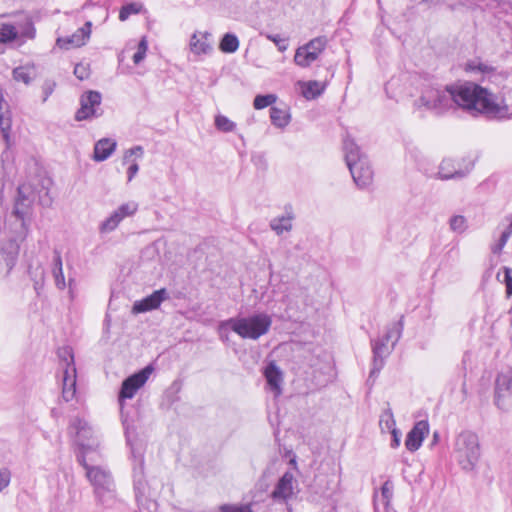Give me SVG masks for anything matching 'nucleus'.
<instances>
[{"label": "nucleus", "instance_id": "f257e3e1", "mask_svg": "<svg viewBox=\"0 0 512 512\" xmlns=\"http://www.w3.org/2000/svg\"><path fill=\"white\" fill-rule=\"evenodd\" d=\"M38 200L41 205H49L48 188L43 181L34 177L18 187V195L13 212L0 225V254L11 269L18 257L20 244L28 234L32 206Z\"/></svg>", "mask_w": 512, "mask_h": 512}, {"label": "nucleus", "instance_id": "f03ea898", "mask_svg": "<svg viewBox=\"0 0 512 512\" xmlns=\"http://www.w3.org/2000/svg\"><path fill=\"white\" fill-rule=\"evenodd\" d=\"M343 149L346 164L355 184L359 188L368 187L373 180V170L366 155L360 151L358 145L349 137L344 139Z\"/></svg>", "mask_w": 512, "mask_h": 512}, {"label": "nucleus", "instance_id": "7ed1b4c3", "mask_svg": "<svg viewBox=\"0 0 512 512\" xmlns=\"http://www.w3.org/2000/svg\"><path fill=\"white\" fill-rule=\"evenodd\" d=\"M272 318L266 313H256L248 317H235L223 321L221 328L228 327L243 339L257 340L268 333Z\"/></svg>", "mask_w": 512, "mask_h": 512}, {"label": "nucleus", "instance_id": "20e7f679", "mask_svg": "<svg viewBox=\"0 0 512 512\" xmlns=\"http://www.w3.org/2000/svg\"><path fill=\"white\" fill-rule=\"evenodd\" d=\"M450 86L455 109L477 117L480 113V85L471 81H458Z\"/></svg>", "mask_w": 512, "mask_h": 512}, {"label": "nucleus", "instance_id": "39448f33", "mask_svg": "<svg viewBox=\"0 0 512 512\" xmlns=\"http://www.w3.org/2000/svg\"><path fill=\"white\" fill-rule=\"evenodd\" d=\"M456 459L461 468L467 472L476 469L480 457L478 435L472 432L461 433L456 440Z\"/></svg>", "mask_w": 512, "mask_h": 512}, {"label": "nucleus", "instance_id": "423d86ee", "mask_svg": "<svg viewBox=\"0 0 512 512\" xmlns=\"http://www.w3.org/2000/svg\"><path fill=\"white\" fill-rule=\"evenodd\" d=\"M416 109H426L437 115H442L450 109H455L452 100L451 86L447 85L444 90L429 88L415 100Z\"/></svg>", "mask_w": 512, "mask_h": 512}, {"label": "nucleus", "instance_id": "0eeeda50", "mask_svg": "<svg viewBox=\"0 0 512 512\" xmlns=\"http://www.w3.org/2000/svg\"><path fill=\"white\" fill-rule=\"evenodd\" d=\"M482 116L491 120L511 119L512 112L501 94L482 87Z\"/></svg>", "mask_w": 512, "mask_h": 512}, {"label": "nucleus", "instance_id": "6e6552de", "mask_svg": "<svg viewBox=\"0 0 512 512\" xmlns=\"http://www.w3.org/2000/svg\"><path fill=\"white\" fill-rule=\"evenodd\" d=\"M125 425V433L127 443L131 448V459L133 462V478L134 485L137 491H140L143 486L144 478V452L145 444L143 441L136 439L130 432L129 427Z\"/></svg>", "mask_w": 512, "mask_h": 512}, {"label": "nucleus", "instance_id": "1a4fd4ad", "mask_svg": "<svg viewBox=\"0 0 512 512\" xmlns=\"http://www.w3.org/2000/svg\"><path fill=\"white\" fill-rule=\"evenodd\" d=\"M59 356L63 357L65 362L62 397L66 402H68L74 398L76 393V368L70 348L60 350Z\"/></svg>", "mask_w": 512, "mask_h": 512}, {"label": "nucleus", "instance_id": "9d476101", "mask_svg": "<svg viewBox=\"0 0 512 512\" xmlns=\"http://www.w3.org/2000/svg\"><path fill=\"white\" fill-rule=\"evenodd\" d=\"M71 428L76 432V441L80 447L78 455H85V459L91 451H94L99 443L96 438H93V431L88 423L80 418H75L71 422Z\"/></svg>", "mask_w": 512, "mask_h": 512}, {"label": "nucleus", "instance_id": "9b49d317", "mask_svg": "<svg viewBox=\"0 0 512 512\" xmlns=\"http://www.w3.org/2000/svg\"><path fill=\"white\" fill-rule=\"evenodd\" d=\"M77 459L85 469L86 477L93 486V490L115 484L110 471L106 468L89 464L87 458L85 459V455H77Z\"/></svg>", "mask_w": 512, "mask_h": 512}, {"label": "nucleus", "instance_id": "f8f14e48", "mask_svg": "<svg viewBox=\"0 0 512 512\" xmlns=\"http://www.w3.org/2000/svg\"><path fill=\"white\" fill-rule=\"evenodd\" d=\"M327 39L317 37L296 50L294 61L300 67H308L313 63L325 49Z\"/></svg>", "mask_w": 512, "mask_h": 512}, {"label": "nucleus", "instance_id": "ddd939ff", "mask_svg": "<svg viewBox=\"0 0 512 512\" xmlns=\"http://www.w3.org/2000/svg\"><path fill=\"white\" fill-rule=\"evenodd\" d=\"M154 368L152 365H147L145 368L140 370L137 373L132 374L127 377L121 385V389L119 392V401L120 403L124 399H131L135 396L137 391L144 386V384L149 379L152 374Z\"/></svg>", "mask_w": 512, "mask_h": 512}, {"label": "nucleus", "instance_id": "4468645a", "mask_svg": "<svg viewBox=\"0 0 512 512\" xmlns=\"http://www.w3.org/2000/svg\"><path fill=\"white\" fill-rule=\"evenodd\" d=\"M512 397V369L498 374L495 382V403L500 409H507Z\"/></svg>", "mask_w": 512, "mask_h": 512}, {"label": "nucleus", "instance_id": "2eb2a0df", "mask_svg": "<svg viewBox=\"0 0 512 512\" xmlns=\"http://www.w3.org/2000/svg\"><path fill=\"white\" fill-rule=\"evenodd\" d=\"M137 209L138 205L134 202L120 205L109 217L100 223L99 232L101 234L113 232L125 218L134 215Z\"/></svg>", "mask_w": 512, "mask_h": 512}, {"label": "nucleus", "instance_id": "dca6fc26", "mask_svg": "<svg viewBox=\"0 0 512 512\" xmlns=\"http://www.w3.org/2000/svg\"><path fill=\"white\" fill-rule=\"evenodd\" d=\"M102 96L97 91H88L80 98V108L75 114L77 121H83L92 117H97V109L101 104Z\"/></svg>", "mask_w": 512, "mask_h": 512}, {"label": "nucleus", "instance_id": "f3484780", "mask_svg": "<svg viewBox=\"0 0 512 512\" xmlns=\"http://www.w3.org/2000/svg\"><path fill=\"white\" fill-rule=\"evenodd\" d=\"M373 352V368L370 372V377L381 371L384 366L385 359L392 353L394 346L386 342L385 337L371 340Z\"/></svg>", "mask_w": 512, "mask_h": 512}, {"label": "nucleus", "instance_id": "a211bd4d", "mask_svg": "<svg viewBox=\"0 0 512 512\" xmlns=\"http://www.w3.org/2000/svg\"><path fill=\"white\" fill-rule=\"evenodd\" d=\"M297 488V481L292 472H285L275 485L271 496L276 501L286 502L293 497L295 489Z\"/></svg>", "mask_w": 512, "mask_h": 512}, {"label": "nucleus", "instance_id": "6ab92c4d", "mask_svg": "<svg viewBox=\"0 0 512 512\" xmlns=\"http://www.w3.org/2000/svg\"><path fill=\"white\" fill-rule=\"evenodd\" d=\"M474 165L475 161H469L464 168L456 169L453 160L444 159L440 163L438 176L442 180L462 179L473 170Z\"/></svg>", "mask_w": 512, "mask_h": 512}, {"label": "nucleus", "instance_id": "aec40b11", "mask_svg": "<svg viewBox=\"0 0 512 512\" xmlns=\"http://www.w3.org/2000/svg\"><path fill=\"white\" fill-rule=\"evenodd\" d=\"M92 22L87 21L83 27L79 28L74 34L68 37H60L57 39V45L62 49H70L72 47H80L90 38Z\"/></svg>", "mask_w": 512, "mask_h": 512}, {"label": "nucleus", "instance_id": "412c9836", "mask_svg": "<svg viewBox=\"0 0 512 512\" xmlns=\"http://www.w3.org/2000/svg\"><path fill=\"white\" fill-rule=\"evenodd\" d=\"M428 433V421L420 420L416 422L413 428L408 432L405 440V446L407 450L411 452L417 451L421 447L422 442Z\"/></svg>", "mask_w": 512, "mask_h": 512}, {"label": "nucleus", "instance_id": "4be33fe9", "mask_svg": "<svg viewBox=\"0 0 512 512\" xmlns=\"http://www.w3.org/2000/svg\"><path fill=\"white\" fill-rule=\"evenodd\" d=\"M168 298L166 289L162 288L154 291L151 295L145 297L140 301H136L133 304L132 312L134 314L144 313L157 309L161 303Z\"/></svg>", "mask_w": 512, "mask_h": 512}, {"label": "nucleus", "instance_id": "5701e85b", "mask_svg": "<svg viewBox=\"0 0 512 512\" xmlns=\"http://www.w3.org/2000/svg\"><path fill=\"white\" fill-rule=\"evenodd\" d=\"M191 53L196 56L207 55L212 52V35L209 32H194L189 41Z\"/></svg>", "mask_w": 512, "mask_h": 512}, {"label": "nucleus", "instance_id": "b1692460", "mask_svg": "<svg viewBox=\"0 0 512 512\" xmlns=\"http://www.w3.org/2000/svg\"><path fill=\"white\" fill-rule=\"evenodd\" d=\"M294 218L295 215L293 213L292 207L289 206L285 208V213L283 215L271 219L269 226L272 231L280 236L284 233H289L292 230Z\"/></svg>", "mask_w": 512, "mask_h": 512}, {"label": "nucleus", "instance_id": "393cba45", "mask_svg": "<svg viewBox=\"0 0 512 512\" xmlns=\"http://www.w3.org/2000/svg\"><path fill=\"white\" fill-rule=\"evenodd\" d=\"M93 491L96 503L104 508H113L118 502L115 484Z\"/></svg>", "mask_w": 512, "mask_h": 512}, {"label": "nucleus", "instance_id": "a878e982", "mask_svg": "<svg viewBox=\"0 0 512 512\" xmlns=\"http://www.w3.org/2000/svg\"><path fill=\"white\" fill-rule=\"evenodd\" d=\"M116 141L110 138L100 139L94 146V160L102 162L108 159L116 149Z\"/></svg>", "mask_w": 512, "mask_h": 512}, {"label": "nucleus", "instance_id": "bb28decb", "mask_svg": "<svg viewBox=\"0 0 512 512\" xmlns=\"http://www.w3.org/2000/svg\"><path fill=\"white\" fill-rule=\"evenodd\" d=\"M264 375L271 390L280 394L283 377L278 366L273 362L269 363L265 368Z\"/></svg>", "mask_w": 512, "mask_h": 512}, {"label": "nucleus", "instance_id": "cd10ccee", "mask_svg": "<svg viewBox=\"0 0 512 512\" xmlns=\"http://www.w3.org/2000/svg\"><path fill=\"white\" fill-rule=\"evenodd\" d=\"M301 93L307 100L315 99L325 90L326 83L316 80L308 82H299Z\"/></svg>", "mask_w": 512, "mask_h": 512}, {"label": "nucleus", "instance_id": "c85d7f7f", "mask_svg": "<svg viewBox=\"0 0 512 512\" xmlns=\"http://www.w3.org/2000/svg\"><path fill=\"white\" fill-rule=\"evenodd\" d=\"M11 128V117L8 109V104L3 98V94L0 91V130L3 138L7 141L9 137V130Z\"/></svg>", "mask_w": 512, "mask_h": 512}, {"label": "nucleus", "instance_id": "c756f323", "mask_svg": "<svg viewBox=\"0 0 512 512\" xmlns=\"http://www.w3.org/2000/svg\"><path fill=\"white\" fill-rule=\"evenodd\" d=\"M52 274L56 287L60 290L65 289L67 284L63 273L62 258L58 251H54Z\"/></svg>", "mask_w": 512, "mask_h": 512}, {"label": "nucleus", "instance_id": "7c9ffc66", "mask_svg": "<svg viewBox=\"0 0 512 512\" xmlns=\"http://www.w3.org/2000/svg\"><path fill=\"white\" fill-rule=\"evenodd\" d=\"M404 328L403 316L398 321L392 322L386 327V332L383 335L386 342H391L392 346H396L400 340Z\"/></svg>", "mask_w": 512, "mask_h": 512}, {"label": "nucleus", "instance_id": "2f4dec72", "mask_svg": "<svg viewBox=\"0 0 512 512\" xmlns=\"http://www.w3.org/2000/svg\"><path fill=\"white\" fill-rule=\"evenodd\" d=\"M10 153L5 151L2 154V168H3V184L0 190V197H2L3 189L7 184L12 185L13 178L15 176V169L12 162L9 161Z\"/></svg>", "mask_w": 512, "mask_h": 512}, {"label": "nucleus", "instance_id": "473e14b6", "mask_svg": "<svg viewBox=\"0 0 512 512\" xmlns=\"http://www.w3.org/2000/svg\"><path fill=\"white\" fill-rule=\"evenodd\" d=\"M36 76V69L34 65H24L16 67L13 70V77L16 81H21L25 84H29L32 79Z\"/></svg>", "mask_w": 512, "mask_h": 512}, {"label": "nucleus", "instance_id": "72a5a7b5", "mask_svg": "<svg viewBox=\"0 0 512 512\" xmlns=\"http://www.w3.org/2000/svg\"><path fill=\"white\" fill-rule=\"evenodd\" d=\"M239 48V40L233 33H226L222 37L219 49L224 53H234Z\"/></svg>", "mask_w": 512, "mask_h": 512}, {"label": "nucleus", "instance_id": "f704fd0d", "mask_svg": "<svg viewBox=\"0 0 512 512\" xmlns=\"http://www.w3.org/2000/svg\"><path fill=\"white\" fill-rule=\"evenodd\" d=\"M270 118L272 124L279 128L286 127L290 121V115L287 113V111L278 107L270 108Z\"/></svg>", "mask_w": 512, "mask_h": 512}, {"label": "nucleus", "instance_id": "c9c22d12", "mask_svg": "<svg viewBox=\"0 0 512 512\" xmlns=\"http://www.w3.org/2000/svg\"><path fill=\"white\" fill-rule=\"evenodd\" d=\"M311 489L315 494H318L319 497L321 498H329L331 495L329 493V491L331 490L329 486V480L327 479V477L321 475L315 478L314 484L312 485Z\"/></svg>", "mask_w": 512, "mask_h": 512}, {"label": "nucleus", "instance_id": "e433bc0d", "mask_svg": "<svg viewBox=\"0 0 512 512\" xmlns=\"http://www.w3.org/2000/svg\"><path fill=\"white\" fill-rule=\"evenodd\" d=\"M379 425L382 432H392L393 430H396V422L393 416V413L391 409L385 410L379 420Z\"/></svg>", "mask_w": 512, "mask_h": 512}, {"label": "nucleus", "instance_id": "4c0bfd02", "mask_svg": "<svg viewBox=\"0 0 512 512\" xmlns=\"http://www.w3.org/2000/svg\"><path fill=\"white\" fill-rule=\"evenodd\" d=\"M449 227L453 232L461 234L465 232L468 227L467 219L462 215H455L450 218Z\"/></svg>", "mask_w": 512, "mask_h": 512}, {"label": "nucleus", "instance_id": "58836bf2", "mask_svg": "<svg viewBox=\"0 0 512 512\" xmlns=\"http://www.w3.org/2000/svg\"><path fill=\"white\" fill-rule=\"evenodd\" d=\"M277 100V96L274 94H267V95H257L254 98L253 106L255 109L260 110L264 109L273 103H275Z\"/></svg>", "mask_w": 512, "mask_h": 512}, {"label": "nucleus", "instance_id": "ea45409f", "mask_svg": "<svg viewBox=\"0 0 512 512\" xmlns=\"http://www.w3.org/2000/svg\"><path fill=\"white\" fill-rule=\"evenodd\" d=\"M144 155V149L142 146H134L130 149H127L124 152L123 156V163H132L133 161H136L137 159H141Z\"/></svg>", "mask_w": 512, "mask_h": 512}, {"label": "nucleus", "instance_id": "a19ab883", "mask_svg": "<svg viewBox=\"0 0 512 512\" xmlns=\"http://www.w3.org/2000/svg\"><path fill=\"white\" fill-rule=\"evenodd\" d=\"M215 126L222 132H232L236 124L224 115H217L215 117Z\"/></svg>", "mask_w": 512, "mask_h": 512}, {"label": "nucleus", "instance_id": "79ce46f5", "mask_svg": "<svg viewBox=\"0 0 512 512\" xmlns=\"http://www.w3.org/2000/svg\"><path fill=\"white\" fill-rule=\"evenodd\" d=\"M17 31L13 25L3 24L0 28V42H8L16 39Z\"/></svg>", "mask_w": 512, "mask_h": 512}, {"label": "nucleus", "instance_id": "37998d69", "mask_svg": "<svg viewBox=\"0 0 512 512\" xmlns=\"http://www.w3.org/2000/svg\"><path fill=\"white\" fill-rule=\"evenodd\" d=\"M147 50H148V41H147L146 37H142L138 43L137 51L133 55L134 64L137 65L144 60Z\"/></svg>", "mask_w": 512, "mask_h": 512}, {"label": "nucleus", "instance_id": "c03bdc74", "mask_svg": "<svg viewBox=\"0 0 512 512\" xmlns=\"http://www.w3.org/2000/svg\"><path fill=\"white\" fill-rule=\"evenodd\" d=\"M501 275H503L502 282L506 286V294L507 296H512V268L503 267L502 273L498 272L497 278L500 279Z\"/></svg>", "mask_w": 512, "mask_h": 512}, {"label": "nucleus", "instance_id": "a18cd8bd", "mask_svg": "<svg viewBox=\"0 0 512 512\" xmlns=\"http://www.w3.org/2000/svg\"><path fill=\"white\" fill-rule=\"evenodd\" d=\"M140 10V6L137 5V4H127L125 6H123L120 10V13H119V19L121 21H125L129 18L130 15L132 14H137Z\"/></svg>", "mask_w": 512, "mask_h": 512}, {"label": "nucleus", "instance_id": "49530a36", "mask_svg": "<svg viewBox=\"0 0 512 512\" xmlns=\"http://www.w3.org/2000/svg\"><path fill=\"white\" fill-rule=\"evenodd\" d=\"M393 496V484L390 481H386L381 487V497L383 504L387 506Z\"/></svg>", "mask_w": 512, "mask_h": 512}, {"label": "nucleus", "instance_id": "de8ad7c7", "mask_svg": "<svg viewBox=\"0 0 512 512\" xmlns=\"http://www.w3.org/2000/svg\"><path fill=\"white\" fill-rule=\"evenodd\" d=\"M510 238V235L508 233H506L505 231L502 232L499 240L497 241V243H495L493 246H492V252L494 254H499L502 249L504 248V246L506 245L508 239Z\"/></svg>", "mask_w": 512, "mask_h": 512}, {"label": "nucleus", "instance_id": "09e8293b", "mask_svg": "<svg viewBox=\"0 0 512 512\" xmlns=\"http://www.w3.org/2000/svg\"><path fill=\"white\" fill-rule=\"evenodd\" d=\"M510 238V235L508 233H506L505 231L502 232L499 240L497 241V243H495L493 246H492V252L494 254H499L502 249L504 248V246L506 245L508 239Z\"/></svg>", "mask_w": 512, "mask_h": 512}, {"label": "nucleus", "instance_id": "8fccbe9b", "mask_svg": "<svg viewBox=\"0 0 512 512\" xmlns=\"http://www.w3.org/2000/svg\"><path fill=\"white\" fill-rule=\"evenodd\" d=\"M56 87V83L53 80H46L42 85L43 99L42 102H46L49 96L53 93Z\"/></svg>", "mask_w": 512, "mask_h": 512}, {"label": "nucleus", "instance_id": "3c124183", "mask_svg": "<svg viewBox=\"0 0 512 512\" xmlns=\"http://www.w3.org/2000/svg\"><path fill=\"white\" fill-rule=\"evenodd\" d=\"M267 38L275 43L280 52H284L288 47L286 39L281 38L279 35L268 34Z\"/></svg>", "mask_w": 512, "mask_h": 512}, {"label": "nucleus", "instance_id": "603ef678", "mask_svg": "<svg viewBox=\"0 0 512 512\" xmlns=\"http://www.w3.org/2000/svg\"><path fill=\"white\" fill-rule=\"evenodd\" d=\"M74 75L79 79V80H84V79H87L89 77V70L87 68L86 65H83V64H77L75 67H74Z\"/></svg>", "mask_w": 512, "mask_h": 512}, {"label": "nucleus", "instance_id": "864d4df0", "mask_svg": "<svg viewBox=\"0 0 512 512\" xmlns=\"http://www.w3.org/2000/svg\"><path fill=\"white\" fill-rule=\"evenodd\" d=\"M221 512H252V510L249 505H243V506L223 505V506H221Z\"/></svg>", "mask_w": 512, "mask_h": 512}, {"label": "nucleus", "instance_id": "5fc2aeb1", "mask_svg": "<svg viewBox=\"0 0 512 512\" xmlns=\"http://www.w3.org/2000/svg\"><path fill=\"white\" fill-rule=\"evenodd\" d=\"M11 480V473L8 469L4 468L0 470V492L5 489Z\"/></svg>", "mask_w": 512, "mask_h": 512}, {"label": "nucleus", "instance_id": "6e6d98bb", "mask_svg": "<svg viewBox=\"0 0 512 512\" xmlns=\"http://www.w3.org/2000/svg\"><path fill=\"white\" fill-rule=\"evenodd\" d=\"M476 358H477L476 354H472L471 352H466L464 354L463 360H462L464 369L465 370H467L468 368L472 369L473 359L476 360Z\"/></svg>", "mask_w": 512, "mask_h": 512}, {"label": "nucleus", "instance_id": "4d7b16f0", "mask_svg": "<svg viewBox=\"0 0 512 512\" xmlns=\"http://www.w3.org/2000/svg\"><path fill=\"white\" fill-rule=\"evenodd\" d=\"M138 171L139 165L136 161H133L127 170L128 181H131L134 178V176L138 173Z\"/></svg>", "mask_w": 512, "mask_h": 512}, {"label": "nucleus", "instance_id": "13d9d810", "mask_svg": "<svg viewBox=\"0 0 512 512\" xmlns=\"http://www.w3.org/2000/svg\"><path fill=\"white\" fill-rule=\"evenodd\" d=\"M390 433L392 434V437H393L392 442H391V447L397 448L400 445L401 433L398 429L393 430Z\"/></svg>", "mask_w": 512, "mask_h": 512}, {"label": "nucleus", "instance_id": "bf43d9fd", "mask_svg": "<svg viewBox=\"0 0 512 512\" xmlns=\"http://www.w3.org/2000/svg\"><path fill=\"white\" fill-rule=\"evenodd\" d=\"M466 72L480 71V62L473 61L465 64Z\"/></svg>", "mask_w": 512, "mask_h": 512}, {"label": "nucleus", "instance_id": "052dcab7", "mask_svg": "<svg viewBox=\"0 0 512 512\" xmlns=\"http://www.w3.org/2000/svg\"><path fill=\"white\" fill-rule=\"evenodd\" d=\"M485 185L493 188L496 185V179H494V178L493 179H487L485 181Z\"/></svg>", "mask_w": 512, "mask_h": 512}, {"label": "nucleus", "instance_id": "680f3d73", "mask_svg": "<svg viewBox=\"0 0 512 512\" xmlns=\"http://www.w3.org/2000/svg\"><path fill=\"white\" fill-rule=\"evenodd\" d=\"M506 233H508L510 236L512 235V219L507 228L504 230Z\"/></svg>", "mask_w": 512, "mask_h": 512}, {"label": "nucleus", "instance_id": "e2e57ef3", "mask_svg": "<svg viewBox=\"0 0 512 512\" xmlns=\"http://www.w3.org/2000/svg\"><path fill=\"white\" fill-rule=\"evenodd\" d=\"M73 282H74V280H73V279H69V281H68V287H69L70 293H72V285H73Z\"/></svg>", "mask_w": 512, "mask_h": 512}, {"label": "nucleus", "instance_id": "0e129e2a", "mask_svg": "<svg viewBox=\"0 0 512 512\" xmlns=\"http://www.w3.org/2000/svg\"><path fill=\"white\" fill-rule=\"evenodd\" d=\"M427 3H439L441 0H424Z\"/></svg>", "mask_w": 512, "mask_h": 512}, {"label": "nucleus", "instance_id": "69168bd1", "mask_svg": "<svg viewBox=\"0 0 512 512\" xmlns=\"http://www.w3.org/2000/svg\"><path fill=\"white\" fill-rule=\"evenodd\" d=\"M433 442H436L438 440V433L435 432L434 435H433Z\"/></svg>", "mask_w": 512, "mask_h": 512}, {"label": "nucleus", "instance_id": "338daca9", "mask_svg": "<svg viewBox=\"0 0 512 512\" xmlns=\"http://www.w3.org/2000/svg\"><path fill=\"white\" fill-rule=\"evenodd\" d=\"M485 69H484V66L482 65V69H481V72L484 73Z\"/></svg>", "mask_w": 512, "mask_h": 512}]
</instances>
